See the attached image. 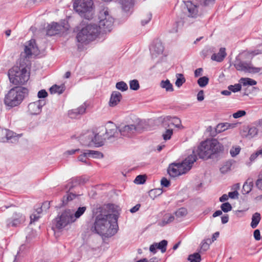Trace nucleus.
<instances>
[{
	"label": "nucleus",
	"instance_id": "1",
	"mask_svg": "<svg viewBox=\"0 0 262 262\" xmlns=\"http://www.w3.org/2000/svg\"><path fill=\"white\" fill-rule=\"evenodd\" d=\"M118 218L116 214H105L101 213L96 216L92 230L106 237L112 236L117 232Z\"/></svg>",
	"mask_w": 262,
	"mask_h": 262
},
{
	"label": "nucleus",
	"instance_id": "2",
	"mask_svg": "<svg viewBox=\"0 0 262 262\" xmlns=\"http://www.w3.org/2000/svg\"><path fill=\"white\" fill-rule=\"evenodd\" d=\"M224 150V146L216 139L206 140L202 141L196 149H193L191 155L195 154L200 159L208 160L212 156Z\"/></svg>",
	"mask_w": 262,
	"mask_h": 262
},
{
	"label": "nucleus",
	"instance_id": "3",
	"mask_svg": "<svg viewBox=\"0 0 262 262\" xmlns=\"http://www.w3.org/2000/svg\"><path fill=\"white\" fill-rule=\"evenodd\" d=\"M197 160L195 154L190 155L181 163H173L169 165L167 172L171 177H176L187 172Z\"/></svg>",
	"mask_w": 262,
	"mask_h": 262
},
{
	"label": "nucleus",
	"instance_id": "4",
	"mask_svg": "<svg viewBox=\"0 0 262 262\" xmlns=\"http://www.w3.org/2000/svg\"><path fill=\"white\" fill-rule=\"evenodd\" d=\"M28 90L24 87L16 86L10 89L4 98L5 104L13 107L19 105L28 95Z\"/></svg>",
	"mask_w": 262,
	"mask_h": 262
},
{
	"label": "nucleus",
	"instance_id": "5",
	"mask_svg": "<svg viewBox=\"0 0 262 262\" xmlns=\"http://www.w3.org/2000/svg\"><path fill=\"white\" fill-rule=\"evenodd\" d=\"M100 32V29L97 25H87L78 33L76 36L77 40L81 43H88L90 41L95 40Z\"/></svg>",
	"mask_w": 262,
	"mask_h": 262
},
{
	"label": "nucleus",
	"instance_id": "6",
	"mask_svg": "<svg viewBox=\"0 0 262 262\" xmlns=\"http://www.w3.org/2000/svg\"><path fill=\"white\" fill-rule=\"evenodd\" d=\"M8 77L14 85H23L29 80V73L25 67L14 66L9 70Z\"/></svg>",
	"mask_w": 262,
	"mask_h": 262
},
{
	"label": "nucleus",
	"instance_id": "7",
	"mask_svg": "<svg viewBox=\"0 0 262 262\" xmlns=\"http://www.w3.org/2000/svg\"><path fill=\"white\" fill-rule=\"evenodd\" d=\"M93 5L92 0H75L73 7L81 17L89 20L92 18L93 15Z\"/></svg>",
	"mask_w": 262,
	"mask_h": 262
},
{
	"label": "nucleus",
	"instance_id": "8",
	"mask_svg": "<svg viewBox=\"0 0 262 262\" xmlns=\"http://www.w3.org/2000/svg\"><path fill=\"white\" fill-rule=\"evenodd\" d=\"M99 28L103 31H110L114 23V18L110 15L107 9L104 8L99 12Z\"/></svg>",
	"mask_w": 262,
	"mask_h": 262
},
{
	"label": "nucleus",
	"instance_id": "9",
	"mask_svg": "<svg viewBox=\"0 0 262 262\" xmlns=\"http://www.w3.org/2000/svg\"><path fill=\"white\" fill-rule=\"evenodd\" d=\"M74 222L72 212L70 210H66L56 218L55 226L57 229H61Z\"/></svg>",
	"mask_w": 262,
	"mask_h": 262
},
{
	"label": "nucleus",
	"instance_id": "10",
	"mask_svg": "<svg viewBox=\"0 0 262 262\" xmlns=\"http://www.w3.org/2000/svg\"><path fill=\"white\" fill-rule=\"evenodd\" d=\"M182 11L186 16L195 18L200 15L199 6L190 1H184Z\"/></svg>",
	"mask_w": 262,
	"mask_h": 262
},
{
	"label": "nucleus",
	"instance_id": "11",
	"mask_svg": "<svg viewBox=\"0 0 262 262\" xmlns=\"http://www.w3.org/2000/svg\"><path fill=\"white\" fill-rule=\"evenodd\" d=\"M234 66L238 71H244L250 73H257L260 71L259 68L254 67L250 62H247L242 61L239 59L236 58Z\"/></svg>",
	"mask_w": 262,
	"mask_h": 262
},
{
	"label": "nucleus",
	"instance_id": "12",
	"mask_svg": "<svg viewBox=\"0 0 262 262\" xmlns=\"http://www.w3.org/2000/svg\"><path fill=\"white\" fill-rule=\"evenodd\" d=\"M25 216L20 213L15 212L12 216L6 221L7 227H17L23 224L25 221Z\"/></svg>",
	"mask_w": 262,
	"mask_h": 262
},
{
	"label": "nucleus",
	"instance_id": "13",
	"mask_svg": "<svg viewBox=\"0 0 262 262\" xmlns=\"http://www.w3.org/2000/svg\"><path fill=\"white\" fill-rule=\"evenodd\" d=\"M142 130L140 125L138 124L126 125L120 128V135L123 136L129 137L136 133H140Z\"/></svg>",
	"mask_w": 262,
	"mask_h": 262
},
{
	"label": "nucleus",
	"instance_id": "14",
	"mask_svg": "<svg viewBox=\"0 0 262 262\" xmlns=\"http://www.w3.org/2000/svg\"><path fill=\"white\" fill-rule=\"evenodd\" d=\"M38 51V48L36 46L34 39H31L26 43L24 48V52L21 54V56L25 57H30L32 55L35 54Z\"/></svg>",
	"mask_w": 262,
	"mask_h": 262
},
{
	"label": "nucleus",
	"instance_id": "15",
	"mask_svg": "<svg viewBox=\"0 0 262 262\" xmlns=\"http://www.w3.org/2000/svg\"><path fill=\"white\" fill-rule=\"evenodd\" d=\"M105 135L107 140L112 138H118L120 135V129L118 130L116 124L112 122H108L105 128Z\"/></svg>",
	"mask_w": 262,
	"mask_h": 262
},
{
	"label": "nucleus",
	"instance_id": "16",
	"mask_svg": "<svg viewBox=\"0 0 262 262\" xmlns=\"http://www.w3.org/2000/svg\"><path fill=\"white\" fill-rule=\"evenodd\" d=\"M16 134L11 130L7 129L0 128V142H5L9 140L11 142H16L17 140V137L15 136Z\"/></svg>",
	"mask_w": 262,
	"mask_h": 262
},
{
	"label": "nucleus",
	"instance_id": "17",
	"mask_svg": "<svg viewBox=\"0 0 262 262\" xmlns=\"http://www.w3.org/2000/svg\"><path fill=\"white\" fill-rule=\"evenodd\" d=\"M46 104L43 100H39L35 102H31L28 105V111L30 114L36 115L41 112V108Z\"/></svg>",
	"mask_w": 262,
	"mask_h": 262
},
{
	"label": "nucleus",
	"instance_id": "18",
	"mask_svg": "<svg viewBox=\"0 0 262 262\" xmlns=\"http://www.w3.org/2000/svg\"><path fill=\"white\" fill-rule=\"evenodd\" d=\"M164 47L162 42L159 40L155 41L150 47V52L152 58H155L162 54Z\"/></svg>",
	"mask_w": 262,
	"mask_h": 262
},
{
	"label": "nucleus",
	"instance_id": "19",
	"mask_svg": "<svg viewBox=\"0 0 262 262\" xmlns=\"http://www.w3.org/2000/svg\"><path fill=\"white\" fill-rule=\"evenodd\" d=\"M93 137V132L88 131L85 134L79 136V140L82 145L90 146L94 145Z\"/></svg>",
	"mask_w": 262,
	"mask_h": 262
},
{
	"label": "nucleus",
	"instance_id": "20",
	"mask_svg": "<svg viewBox=\"0 0 262 262\" xmlns=\"http://www.w3.org/2000/svg\"><path fill=\"white\" fill-rule=\"evenodd\" d=\"M181 121L179 118L176 117H171L167 116L164 119L163 125L170 127L171 125L176 127L179 128L181 125Z\"/></svg>",
	"mask_w": 262,
	"mask_h": 262
},
{
	"label": "nucleus",
	"instance_id": "21",
	"mask_svg": "<svg viewBox=\"0 0 262 262\" xmlns=\"http://www.w3.org/2000/svg\"><path fill=\"white\" fill-rule=\"evenodd\" d=\"M61 29V26L57 23H52L49 25L47 30V35L48 36H53L59 33Z\"/></svg>",
	"mask_w": 262,
	"mask_h": 262
},
{
	"label": "nucleus",
	"instance_id": "22",
	"mask_svg": "<svg viewBox=\"0 0 262 262\" xmlns=\"http://www.w3.org/2000/svg\"><path fill=\"white\" fill-rule=\"evenodd\" d=\"M122 98L121 94L118 91H114L112 92L109 101L110 106L114 107L117 105L120 101Z\"/></svg>",
	"mask_w": 262,
	"mask_h": 262
},
{
	"label": "nucleus",
	"instance_id": "23",
	"mask_svg": "<svg viewBox=\"0 0 262 262\" xmlns=\"http://www.w3.org/2000/svg\"><path fill=\"white\" fill-rule=\"evenodd\" d=\"M226 55V49L225 48H221L218 53H214L211 56V59L213 61L220 62L224 60Z\"/></svg>",
	"mask_w": 262,
	"mask_h": 262
},
{
	"label": "nucleus",
	"instance_id": "24",
	"mask_svg": "<svg viewBox=\"0 0 262 262\" xmlns=\"http://www.w3.org/2000/svg\"><path fill=\"white\" fill-rule=\"evenodd\" d=\"M86 110V106L85 104L81 105L76 109H73L69 111V116L72 118H75L79 115L84 114Z\"/></svg>",
	"mask_w": 262,
	"mask_h": 262
},
{
	"label": "nucleus",
	"instance_id": "25",
	"mask_svg": "<svg viewBox=\"0 0 262 262\" xmlns=\"http://www.w3.org/2000/svg\"><path fill=\"white\" fill-rule=\"evenodd\" d=\"M106 139V138L104 137V135L102 136L101 135H99V134H95L93 132V144L96 146L99 147L102 146L104 144V141Z\"/></svg>",
	"mask_w": 262,
	"mask_h": 262
},
{
	"label": "nucleus",
	"instance_id": "26",
	"mask_svg": "<svg viewBox=\"0 0 262 262\" xmlns=\"http://www.w3.org/2000/svg\"><path fill=\"white\" fill-rule=\"evenodd\" d=\"M122 10L125 12L129 11L134 5V0H119Z\"/></svg>",
	"mask_w": 262,
	"mask_h": 262
},
{
	"label": "nucleus",
	"instance_id": "27",
	"mask_svg": "<svg viewBox=\"0 0 262 262\" xmlns=\"http://www.w3.org/2000/svg\"><path fill=\"white\" fill-rule=\"evenodd\" d=\"M253 187V182L252 179L248 178L243 185V193L245 194L249 193L252 190Z\"/></svg>",
	"mask_w": 262,
	"mask_h": 262
},
{
	"label": "nucleus",
	"instance_id": "28",
	"mask_svg": "<svg viewBox=\"0 0 262 262\" xmlns=\"http://www.w3.org/2000/svg\"><path fill=\"white\" fill-rule=\"evenodd\" d=\"M80 181V179L79 178H75L72 179L65 186V189H68L70 191L73 188L76 187L78 185H81Z\"/></svg>",
	"mask_w": 262,
	"mask_h": 262
},
{
	"label": "nucleus",
	"instance_id": "29",
	"mask_svg": "<svg viewBox=\"0 0 262 262\" xmlns=\"http://www.w3.org/2000/svg\"><path fill=\"white\" fill-rule=\"evenodd\" d=\"M160 86L164 89L167 92H173V88L172 84L168 79L162 80L160 82Z\"/></svg>",
	"mask_w": 262,
	"mask_h": 262
},
{
	"label": "nucleus",
	"instance_id": "30",
	"mask_svg": "<svg viewBox=\"0 0 262 262\" xmlns=\"http://www.w3.org/2000/svg\"><path fill=\"white\" fill-rule=\"evenodd\" d=\"M261 219L260 214L258 212L254 213L252 217V222L251 223V227L254 229L259 224Z\"/></svg>",
	"mask_w": 262,
	"mask_h": 262
},
{
	"label": "nucleus",
	"instance_id": "31",
	"mask_svg": "<svg viewBox=\"0 0 262 262\" xmlns=\"http://www.w3.org/2000/svg\"><path fill=\"white\" fill-rule=\"evenodd\" d=\"M235 124H229L228 123H221L219 124L216 127V132L217 133H221L225 130L227 129L228 128H232L234 126Z\"/></svg>",
	"mask_w": 262,
	"mask_h": 262
},
{
	"label": "nucleus",
	"instance_id": "32",
	"mask_svg": "<svg viewBox=\"0 0 262 262\" xmlns=\"http://www.w3.org/2000/svg\"><path fill=\"white\" fill-rule=\"evenodd\" d=\"M87 152V156L89 158H102L103 157V155L102 152H99L98 151H95L92 150H86Z\"/></svg>",
	"mask_w": 262,
	"mask_h": 262
},
{
	"label": "nucleus",
	"instance_id": "33",
	"mask_svg": "<svg viewBox=\"0 0 262 262\" xmlns=\"http://www.w3.org/2000/svg\"><path fill=\"white\" fill-rule=\"evenodd\" d=\"M64 91L63 86H58L56 84L53 85L50 89V92L51 94L58 93L59 94H62Z\"/></svg>",
	"mask_w": 262,
	"mask_h": 262
},
{
	"label": "nucleus",
	"instance_id": "34",
	"mask_svg": "<svg viewBox=\"0 0 262 262\" xmlns=\"http://www.w3.org/2000/svg\"><path fill=\"white\" fill-rule=\"evenodd\" d=\"M231 166L232 163L230 161H226L223 164L220 170L222 173L225 174L231 170Z\"/></svg>",
	"mask_w": 262,
	"mask_h": 262
},
{
	"label": "nucleus",
	"instance_id": "35",
	"mask_svg": "<svg viewBox=\"0 0 262 262\" xmlns=\"http://www.w3.org/2000/svg\"><path fill=\"white\" fill-rule=\"evenodd\" d=\"M86 207L85 206L79 207L76 211L74 214H73V217L75 221L77 219H79L85 211Z\"/></svg>",
	"mask_w": 262,
	"mask_h": 262
},
{
	"label": "nucleus",
	"instance_id": "36",
	"mask_svg": "<svg viewBox=\"0 0 262 262\" xmlns=\"http://www.w3.org/2000/svg\"><path fill=\"white\" fill-rule=\"evenodd\" d=\"M174 219V217L173 215L170 214H165L164 215L160 225L161 226H165V225L168 224L173 222Z\"/></svg>",
	"mask_w": 262,
	"mask_h": 262
},
{
	"label": "nucleus",
	"instance_id": "37",
	"mask_svg": "<svg viewBox=\"0 0 262 262\" xmlns=\"http://www.w3.org/2000/svg\"><path fill=\"white\" fill-rule=\"evenodd\" d=\"M177 80L175 84L178 88L181 87L184 83H185L186 79L182 74L178 73L176 74Z\"/></svg>",
	"mask_w": 262,
	"mask_h": 262
},
{
	"label": "nucleus",
	"instance_id": "38",
	"mask_svg": "<svg viewBox=\"0 0 262 262\" xmlns=\"http://www.w3.org/2000/svg\"><path fill=\"white\" fill-rule=\"evenodd\" d=\"M167 243L166 240L163 239L159 243H156V244L157 245V249L160 250L162 253H164L166 251Z\"/></svg>",
	"mask_w": 262,
	"mask_h": 262
},
{
	"label": "nucleus",
	"instance_id": "39",
	"mask_svg": "<svg viewBox=\"0 0 262 262\" xmlns=\"http://www.w3.org/2000/svg\"><path fill=\"white\" fill-rule=\"evenodd\" d=\"M77 195L72 192L68 193L65 196L63 197L62 202L63 205H66L70 201L73 200L76 198Z\"/></svg>",
	"mask_w": 262,
	"mask_h": 262
},
{
	"label": "nucleus",
	"instance_id": "40",
	"mask_svg": "<svg viewBox=\"0 0 262 262\" xmlns=\"http://www.w3.org/2000/svg\"><path fill=\"white\" fill-rule=\"evenodd\" d=\"M240 82H242L243 85H254L256 84V81L253 79L249 78H242L240 79Z\"/></svg>",
	"mask_w": 262,
	"mask_h": 262
},
{
	"label": "nucleus",
	"instance_id": "41",
	"mask_svg": "<svg viewBox=\"0 0 262 262\" xmlns=\"http://www.w3.org/2000/svg\"><path fill=\"white\" fill-rule=\"evenodd\" d=\"M188 260L190 262H201V255L198 253H195L189 255Z\"/></svg>",
	"mask_w": 262,
	"mask_h": 262
},
{
	"label": "nucleus",
	"instance_id": "42",
	"mask_svg": "<svg viewBox=\"0 0 262 262\" xmlns=\"http://www.w3.org/2000/svg\"><path fill=\"white\" fill-rule=\"evenodd\" d=\"M86 150H84L82 154L79 155L78 157V160L79 161H81L82 162L84 163L86 165H90V163L88 162V159L89 158L87 156Z\"/></svg>",
	"mask_w": 262,
	"mask_h": 262
},
{
	"label": "nucleus",
	"instance_id": "43",
	"mask_svg": "<svg viewBox=\"0 0 262 262\" xmlns=\"http://www.w3.org/2000/svg\"><path fill=\"white\" fill-rule=\"evenodd\" d=\"M116 88L122 92H124L128 90V86L124 81L117 82L116 84Z\"/></svg>",
	"mask_w": 262,
	"mask_h": 262
},
{
	"label": "nucleus",
	"instance_id": "44",
	"mask_svg": "<svg viewBox=\"0 0 262 262\" xmlns=\"http://www.w3.org/2000/svg\"><path fill=\"white\" fill-rule=\"evenodd\" d=\"M209 82V78L206 76L200 77L198 80V83L201 88L205 87Z\"/></svg>",
	"mask_w": 262,
	"mask_h": 262
},
{
	"label": "nucleus",
	"instance_id": "45",
	"mask_svg": "<svg viewBox=\"0 0 262 262\" xmlns=\"http://www.w3.org/2000/svg\"><path fill=\"white\" fill-rule=\"evenodd\" d=\"M187 214V210L185 208H181L175 212V215L177 218L185 216Z\"/></svg>",
	"mask_w": 262,
	"mask_h": 262
},
{
	"label": "nucleus",
	"instance_id": "46",
	"mask_svg": "<svg viewBox=\"0 0 262 262\" xmlns=\"http://www.w3.org/2000/svg\"><path fill=\"white\" fill-rule=\"evenodd\" d=\"M129 87L130 89L134 91H137L138 90L139 88V83L137 80L134 79L132 80L129 81Z\"/></svg>",
	"mask_w": 262,
	"mask_h": 262
},
{
	"label": "nucleus",
	"instance_id": "47",
	"mask_svg": "<svg viewBox=\"0 0 262 262\" xmlns=\"http://www.w3.org/2000/svg\"><path fill=\"white\" fill-rule=\"evenodd\" d=\"M241 89L242 85L239 83L235 84L234 85H230L228 86V89L233 93L240 91Z\"/></svg>",
	"mask_w": 262,
	"mask_h": 262
},
{
	"label": "nucleus",
	"instance_id": "48",
	"mask_svg": "<svg viewBox=\"0 0 262 262\" xmlns=\"http://www.w3.org/2000/svg\"><path fill=\"white\" fill-rule=\"evenodd\" d=\"M241 150V148L239 146L236 145L233 146L230 150L231 157H235L239 153Z\"/></svg>",
	"mask_w": 262,
	"mask_h": 262
},
{
	"label": "nucleus",
	"instance_id": "49",
	"mask_svg": "<svg viewBox=\"0 0 262 262\" xmlns=\"http://www.w3.org/2000/svg\"><path fill=\"white\" fill-rule=\"evenodd\" d=\"M255 186L258 189L262 191V171L258 175V178L255 182Z\"/></svg>",
	"mask_w": 262,
	"mask_h": 262
},
{
	"label": "nucleus",
	"instance_id": "50",
	"mask_svg": "<svg viewBox=\"0 0 262 262\" xmlns=\"http://www.w3.org/2000/svg\"><path fill=\"white\" fill-rule=\"evenodd\" d=\"M221 208L222 211L228 212L232 210V206L229 203L226 202L221 205Z\"/></svg>",
	"mask_w": 262,
	"mask_h": 262
},
{
	"label": "nucleus",
	"instance_id": "51",
	"mask_svg": "<svg viewBox=\"0 0 262 262\" xmlns=\"http://www.w3.org/2000/svg\"><path fill=\"white\" fill-rule=\"evenodd\" d=\"M258 156L262 157V147L258 149L255 153L252 154L250 157L251 161H254Z\"/></svg>",
	"mask_w": 262,
	"mask_h": 262
},
{
	"label": "nucleus",
	"instance_id": "52",
	"mask_svg": "<svg viewBox=\"0 0 262 262\" xmlns=\"http://www.w3.org/2000/svg\"><path fill=\"white\" fill-rule=\"evenodd\" d=\"M257 133L258 130L255 127H250L249 128L247 136L250 138H252L256 136L257 134Z\"/></svg>",
	"mask_w": 262,
	"mask_h": 262
},
{
	"label": "nucleus",
	"instance_id": "53",
	"mask_svg": "<svg viewBox=\"0 0 262 262\" xmlns=\"http://www.w3.org/2000/svg\"><path fill=\"white\" fill-rule=\"evenodd\" d=\"M146 181V178L143 175H139L136 177L134 180V182L137 184H142L145 183Z\"/></svg>",
	"mask_w": 262,
	"mask_h": 262
},
{
	"label": "nucleus",
	"instance_id": "54",
	"mask_svg": "<svg viewBox=\"0 0 262 262\" xmlns=\"http://www.w3.org/2000/svg\"><path fill=\"white\" fill-rule=\"evenodd\" d=\"M173 134V130L172 129H167L163 134L162 136L164 140H169Z\"/></svg>",
	"mask_w": 262,
	"mask_h": 262
},
{
	"label": "nucleus",
	"instance_id": "55",
	"mask_svg": "<svg viewBox=\"0 0 262 262\" xmlns=\"http://www.w3.org/2000/svg\"><path fill=\"white\" fill-rule=\"evenodd\" d=\"M207 241H210V239H207L202 241L201 244V250L204 251H207L209 248V244Z\"/></svg>",
	"mask_w": 262,
	"mask_h": 262
},
{
	"label": "nucleus",
	"instance_id": "56",
	"mask_svg": "<svg viewBox=\"0 0 262 262\" xmlns=\"http://www.w3.org/2000/svg\"><path fill=\"white\" fill-rule=\"evenodd\" d=\"M201 5L207 6L212 4L215 2V0H195Z\"/></svg>",
	"mask_w": 262,
	"mask_h": 262
},
{
	"label": "nucleus",
	"instance_id": "57",
	"mask_svg": "<svg viewBox=\"0 0 262 262\" xmlns=\"http://www.w3.org/2000/svg\"><path fill=\"white\" fill-rule=\"evenodd\" d=\"M152 17V14L150 13H148L146 14V17L144 19L141 20V24L142 26H145L148 24L151 20Z\"/></svg>",
	"mask_w": 262,
	"mask_h": 262
},
{
	"label": "nucleus",
	"instance_id": "58",
	"mask_svg": "<svg viewBox=\"0 0 262 262\" xmlns=\"http://www.w3.org/2000/svg\"><path fill=\"white\" fill-rule=\"evenodd\" d=\"M246 114V113L244 110H239L233 114V117L234 118H238L241 117L245 116Z\"/></svg>",
	"mask_w": 262,
	"mask_h": 262
},
{
	"label": "nucleus",
	"instance_id": "59",
	"mask_svg": "<svg viewBox=\"0 0 262 262\" xmlns=\"http://www.w3.org/2000/svg\"><path fill=\"white\" fill-rule=\"evenodd\" d=\"M37 96L39 98H45L48 96V93L45 90H41L38 92Z\"/></svg>",
	"mask_w": 262,
	"mask_h": 262
},
{
	"label": "nucleus",
	"instance_id": "60",
	"mask_svg": "<svg viewBox=\"0 0 262 262\" xmlns=\"http://www.w3.org/2000/svg\"><path fill=\"white\" fill-rule=\"evenodd\" d=\"M238 192L236 190H235L232 192H229L228 193L229 198H230L231 199H232L238 198Z\"/></svg>",
	"mask_w": 262,
	"mask_h": 262
},
{
	"label": "nucleus",
	"instance_id": "61",
	"mask_svg": "<svg viewBox=\"0 0 262 262\" xmlns=\"http://www.w3.org/2000/svg\"><path fill=\"white\" fill-rule=\"evenodd\" d=\"M40 216L38 214L33 213L30 215V223L37 221Z\"/></svg>",
	"mask_w": 262,
	"mask_h": 262
},
{
	"label": "nucleus",
	"instance_id": "62",
	"mask_svg": "<svg viewBox=\"0 0 262 262\" xmlns=\"http://www.w3.org/2000/svg\"><path fill=\"white\" fill-rule=\"evenodd\" d=\"M161 184L164 187H167L170 185V181L165 178H163L161 181Z\"/></svg>",
	"mask_w": 262,
	"mask_h": 262
},
{
	"label": "nucleus",
	"instance_id": "63",
	"mask_svg": "<svg viewBox=\"0 0 262 262\" xmlns=\"http://www.w3.org/2000/svg\"><path fill=\"white\" fill-rule=\"evenodd\" d=\"M253 236L255 240L259 241L260 239V233L258 229L254 230L253 233Z\"/></svg>",
	"mask_w": 262,
	"mask_h": 262
},
{
	"label": "nucleus",
	"instance_id": "64",
	"mask_svg": "<svg viewBox=\"0 0 262 262\" xmlns=\"http://www.w3.org/2000/svg\"><path fill=\"white\" fill-rule=\"evenodd\" d=\"M204 91L203 90H201L198 93L197 99L199 101H202L204 100Z\"/></svg>",
	"mask_w": 262,
	"mask_h": 262
}]
</instances>
